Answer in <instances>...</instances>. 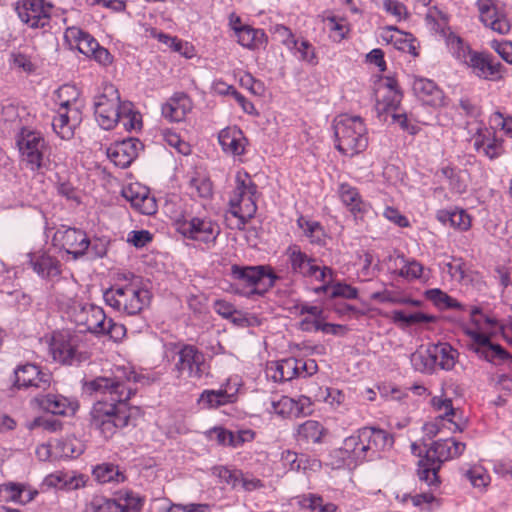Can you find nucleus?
<instances>
[{
  "label": "nucleus",
  "instance_id": "39",
  "mask_svg": "<svg viewBox=\"0 0 512 512\" xmlns=\"http://www.w3.org/2000/svg\"><path fill=\"white\" fill-rule=\"evenodd\" d=\"M439 221L443 223L449 222L452 227L466 231L471 226V218L463 209L440 210L437 214Z\"/></svg>",
  "mask_w": 512,
  "mask_h": 512
},
{
  "label": "nucleus",
  "instance_id": "53",
  "mask_svg": "<svg viewBox=\"0 0 512 512\" xmlns=\"http://www.w3.org/2000/svg\"><path fill=\"white\" fill-rule=\"evenodd\" d=\"M159 512H211V506L206 503L168 504L160 500Z\"/></svg>",
  "mask_w": 512,
  "mask_h": 512
},
{
  "label": "nucleus",
  "instance_id": "43",
  "mask_svg": "<svg viewBox=\"0 0 512 512\" xmlns=\"http://www.w3.org/2000/svg\"><path fill=\"white\" fill-rule=\"evenodd\" d=\"M411 363L415 370L431 373L436 368L432 353V345L427 348H420L411 354Z\"/></svg>",
  "mask_w": 512,
  "mask_h": 512
},
{
  "label": "nucleus",
  "instance_id": "33",
  "mask_svg": "<svg viewBox=\"0 0 512 512\" xmlns=\"http://www.w3.org/2000/svg\"><path fill=\"white\" fill-rule=\"evenodd\" d=\"M268 373L275 382L290 381L299 377L298 359L291 357L274 362L268 367Z\"/></svg>",
  "mask_w": 512,
  "mask_h": 512
},
{
  "label": "nucleus",
  "instance_id": "2",
  "mask_svg": "<svg viewBox=\"0 0 512 512\" xmlns=\"http://www.w3.org/2000/svg\"><path fill=\"white\" fill-rule=\"evenodd\" d=\"M335 147L345 156L353 157L368 146V131L360 116L341 114L333 124Z\"/></svg>",
  "mask_w": 512,
  "mask_h": 512
},
{
  "label": "nucleus",
  "instance_id": "59",
  "mask_svg": "<svg viewBox=\"0 0 512 512\" xmlns=\"http://www.w3.org/2000/svg\"><path fill=\"white\" fill-rule=\"evenodd\" d=\"M213 474L219 477L223 482L232 487L240 484L241 471L237 469H229L224 466H218L213 468Z\"/></svg>",
  "mask_w": 512,
  "mask_h": 512
},
{
  "label": "nucleus",
  "instance_id": "47",
  "mask_svg": "<svg viewBox=\"0 0 512 512\" xmlns=\"http://www.w3.org/2000/svg\"><path fill=\"white\" fill-rule=\"evenodd\" d=\"M297 224L311 243L319 244L323 241L324 230L319 222L301 216L298 218Z\"/></svg>",
  "mask_w": 512,
  "mask_h": 512
},
{
  "label": "nucleus",
  "instance_id": "42",
  "mask_svg": "<svg viewBox=\"0 0 512 512\" xmlns=\"http://www.w3.org/2000/svg\"><path fill=\"white\" fill-rule=\"evenodd\" d=\"M238 43L246 48L254 49L265 42V33L261 29H255L251 26H244L237 29Z\"/></svg>",
  "mask_w": 512,
  "mask_h": 512
},
{
  "label": "nucleus",
  "instance_id": "13",
  "mask_svg": "<svg viewBox=\"0 0 512 512\" xmlns=\"http://www.w3.org/2000/svg\"><path fill=\"white\" fill-rule=\"evenodd\" d=\"M176 356L174 370L178 378L200 379L205 373V356L197 347L189 344L182 345Z\"/></svg>",
  "mask_w": 512,
  "mask_h": 512
},
{
  "label": "nucleus",
  "instance_id": "19",
  "mask_svg": "<svg viewBox=\"0 0 512 512\" xmlns=\"http://www.w3.org/2000/svg\"><path fill=\"white\" fill-rule=\"evenodd\" d=\"M181 233L193 240L204 243L214 242L220 233L219 226L207 218L193 217L180 227Z\"/></svg>",
  "mask_w": 512,
  "mask_h": 512
},
{
  "label": "nucleus",
  "instance_id": "10",
  "mask_svg": "<svg viewBox=\"0 0 512 512\" xmlns=\"http://www.w3.org/2000/svg\"><path fill=\"white\" fill-rule=\"evenodd\" d=\"M67 317L80 332H90L98 335L104 331L106 314L104 310L90 303L73 300L66 309Z\"/></svg>",
  "mask_w": 512,
  "mask_h": 512
},
{
  "label": "nucleus",
  "instance_id": "48",
  "mask_svg": "<svg viewBox=\"0 0 512 512\" xmlns=\"http://www.w3.org/2000/svg\"><path fill=\"white\" fill-rule=\"evenodd\" d=\"M230 402V395L225 390H205L199 398V403L204 408H217Z\"/></svg>",
  "mask_w": 512,
  "mask_h": 512
},
{
  "label": "nucleus",
  "instance_id": "63",
  "mask_svg": "<svg viewBox=\"0 0 512 512\" xmlns=\"http://www.w3.org/2000/svg\"><path fill=\"white\" fill-rule=\"evenodd\" d=\"M271 32L279 41H281L289 49L291 48V46L297 45V40L294 38L293 33L288 27L281 24H276L271 27Z\"/></svg>",
  "mask_w": 512,
  "mask_h": 512
},
{
  "label": "nucleus",
  "instance_id": "20",
  "mask_svg": "<svg viewBox=\"0 0 512 512\" xmlns=\"http://www.w3.org/2000/svg\"><path fill=\"white\" fill-rule=\"evenodd\" d=\"M476 5L480 20L486 27L501 35L510 31L511 24L509 20L504 13L498 11L493 0H478Z\"/></svg>",
  "mask_w": 512,
  "mask_h": 512
},
{
  "label": "nucleus",
  "instance_id": "17",
  "mask_svg": "<svg viewBox=\"0 0 512 512\" xmlns=\"http://www.w3.org/2000/svg\"><path fill=\"white\" fill-rule=\"evenodd\" d=\"M51 382L52 375L34 364H26L15 370V385L19 389L34 388L45 391L50 387Z\"/></svg>",
  "mask_w": 512,
  "mask_h": 512
},
{
  "label": "nucleus",
  "instance_id": "38",
  "mask_svg": "<svg viewBox=\"0 0 512 512\" xmlns=\"http://www.w3.org/2000/svg\"><path fill=\"white\" fill-rule=\"evenodd\" d=\"M52 352L54 359L64 364L72 365L76 362H81L83 359L82 354L70 342L55 341L52 344Z\"/></svg>",
  "mask_w": 512,
  "mask_h": 512
},
{
  "label": "nucleus",
  "instance_id": "64",
  "mask_svg": "<svg viewBox=\"0 0 512 512\" xmlns=\"http://www.w3.org/2000/svg\"><path fill=\"white\" fill-rule=\"evenodd\" d=\"M491 48L508 64L512 65V42L508 40H492Z\"/></svg>",
  "mask_w": 512,
  "mask_h": 512
},
{
  "label": "nucleus",
  "instance_id": "32",
  "mask_svg": "<svg viewBox=\"0 0 512 512\" xmlns=\"http://www.w3.org/2000/svg\"><path fill=\"white\" fill-rule=\"evenodd\" d=\"M218 141L223 151L231 155H241L244 152L245 137L237 127L222 129L218 135Z\"/></svg>",
  "mask_w": 512,
  "mask_h": 512
},
{
  "label": "nucleus",
  "instance_id": "27",
  "mask_svg": "<svg viewBox=\"0 0 512 512\" xmlns=\"http://www.w3.org/2000/svg\"><path fill=\"white\" fill-rule=\"evenodd\" d=\"M311 402L308 397L301 396L297 400L288 396H281L278 400L271 401V408L274 413L282 417H299L307 413Z\"/></svg>",
  "mask_w": 512,
  "mask_h": 512
},
{
  "label": "nucleus",
  "instance_id": "49",
  "mask_svg": "<svg viewBox=\"0 0 512 512\" xmlns=\"http://www.w3.org/2000/svg\"><path fill=\"white\" fill-rule=\"evenodd\" d=\"M324 318L305 317L299 322V328L302 331H322L324 333L336 334L337 329L341 328L340 325L324 323Z\"/></svg>",
  "mask_w": 512,
  "mask_h": 512
},
{
  "label": "nucleus",
  "instance_id": "45",
  "mask_svg": "<svg viewBox=\"0 0 512 512\" xmlns=\"http://www.w3.org/2000/svg\"><path fill=\"white\" fill-rule=\"evenodd\" d=\"M447 45L453 57L465 65L475 52L462 38L454 34L449 35L447 38Z\"/></svg>",
  "mask_w": 512,
  "mask_h": 512
},
{
  "label": "nucleus",
  "instance_id": "11",
  "mask_svg": "<svg viewBox=\"0 0 512 512\" xmlns=\"http://www.w3.org/2000/svg\"><path fill=\"white\" fill-rule=\"evenodd\" d=\"M286 256L291 271L303 277H311L317 281L326 282L332 278V270L326 266L320 267L317 259L303 252L299 246L292 245L286 250Z\"/></svg>",
  "mask_w": 512,
  "mask_h": 512
},
{
  "label": "nucleus",
  "instance_id": "29",
  "mask_svg": "<svg viewBox=\"0 0 512 512\" xmlns=\"http://www.w3.org/2000/svg\"><path fill=\"white\" fill-rule=\"evenodd\" d=\"M192 109L190 98L184 94H176L162 106V115L171 122H181Z\"/></svg>",
  "mask_w": 512,
  "mask_h": 512
},
{
  "label": "nucleus",
  "instance_id": "55",
  "mask_svg": "<svg viewBox=\"0 0 512 512\" xmlns=\"http://www.w3.org/2000/svg\"><path fill=\"white\" fill-rule=\"evenodd\" d=\"M189 188L193 196L208 198L212 195V182L205 176L192 177L189 180Z\"/></svg>",
  "mask_w": 512,
  "mask_h": 512
},
{
  "label": "nucleus",
  "instance_id": "41",
  "mask_svg": "<svg viewBox=\"0 0 512 512\" xmlns=\"http://www.w3.org/2000/svg\"><path fill=\"white\" fill-rule=\"evenodd\" d=\"M432 405L433 407L440 412H443L441 415H439V418L442 420H448L453 426V431H459L462 432L465 426V422H458L453 420L450 417L456 416V410L453 408L452 400L449 398H442V397H434L432 399Z\"/></svg>",
  "mask_w": 512,
  "mask_h": 512
},
{
  "label": "nucleus",
  "instance_id": "60",
  "mask_svg": "<svg viewBox=\"0 0 512 512\" xmlns=\"http://www.w3.org/2000/svg\"><path fill=\"white\" fill-rule=\"evenodd\" d=\"M11 63L14 68L28 74L34 72L36 69V66L32 62L31 58L22 52H13L11 54Z\"/></svg>",
  "mask_w": 512,
  "mask_h": 512
},
{
  "label": "nucleus",
  "instance_id": "5",
  "mask_svg": "<svg viewBox=\"0 0 512 512\" xmlns=\"http://www.w3.org/2000/svg\"><path fill=\"white\" fill-rule=\"evenodd\" d=\"M103 298L113 309L127 315H136L149 305L151 296L147 289L131 282L105 290Z\"/></svg>",
  "mask_w": 512,
  "mask_h": 512
},
{
  "label": "nucleus",
  "instance_id": "30",
  "mask_svg": "<svg viewBox=\"0 0 512 512\" xmlns=\"http://www.w3.org/2000/svg\"><path fill=\"white\" fill-rule=\"evenodd\" d=\"M476 151L483 152L489 159L498 158L503 153L502 141L489 129L480 130L474 137Z\"/></svg>",
  "mask_w": 512,
  "mask_h": 512
},
{
  "label": "nucleus",
  "instance_id": "21",
  "mask_svg": "<svg viewBox=\"0 0 512 512\" xmlns=\"http://www.w3.org/2000/svg\"><path fill=\"white\" fill-rule=\"evenodd\" d=\"M39 408L54 415H71L78 408V403L58 393L37 395L32 400Z\"/></svg>",
  "mask_w": 512,
  "mask_h": 512
},
{
  "label": "nucleus",
  "instance_id": "31",
  "mask_svg": "<svg viewBox=\"0 0 512 512\" xmlns=\"http://www.w3.org/2000/svg\"><path fill=\"white\" fill-rule=\"evenodd\" d=\"M413 90L416 96L427 105L440 106L443 104V92L432 80L425 78L416 79L413 83Z\"/></svg>",
  "mask_w": 512,
  "mask_h": 512
},
{
  "label": "nucleus",
  "instance_id": "28",
  "mask_svg": "<svg viewBox=\"0 0 512 512\" xmlns=\"http://www.w3.org/2000/svg\"><path fill=\"white\" fill-rule=\"evenodd\" d=\"M81 120L79 108H59L53 118L52 127L62 138L69 139L73 136V130Z\"/></svg>",
  "mask_w": 512,
  "mask_h": 512
},
{
  "label": "nucleus",
  "instance_id": "26",
  "mask_svg": "<svg viewBox=\"0 0 512 512\" xmlns=\"http://www.w3.org/2000/svg\"><path fill=\"white\" fill-rule=\"evenodd\" d=\"M29 264L33 271L43 279L52 280L61 274V263L46 252L28 254Z\"/></svg>",
  "mask_w": 512,
  "mask_h": 512
},
{
  "label": "nucleus",
  "instance_id": "44",
  "mask_svg": "<svg viewBox=\"0 0 512 512\" xmlns=\"http://www.w3.org/2000/svg\"><path fill=\"white\" fill-rule=\"evenodd\" d=\"M53 448L55 457L75 458L83 452V446L76 438L57 440Z\"/></svg>",
  "mask_w": 512,
  "mask_h": 512
},
{
  "label": "nucleus",
  "instance_id": "24",
  "mask_svg": "<svg viewBox=\"0 0 512 512\" xmlns=\"http://www.w3.org/2000/svg\"><path fill=\"white\" fill-rule=\"evenodd\" d=\"M363 428L356 434L345 438L343 446L339 449V454L347 466L357 465L368 460V451L363 442Z\"/></svg>",
  "mask_w": 512,
  "mask_h": 512
},
{
  "label": "nucleus",
  "instance_id": "57",
  "mask_svg": "<svg viewBox=\"0 0 512 512\" xmlns=\"http://www.w3.org/2000/svg\"><path fill=\"white\" fill-rule=\"evenodd\" d=\"M465 477L477 488H485L490 483V475L481 466H474L465 472Z\"/></svg>",
  "mask_w": 512,
  "mask_h": 512
},
{
  "label": "nucleus",
  "instance_id": "52",
  "mask_svg": "<svg viewBox=\"0 0 512 512\" xmlns=\"http://www.w3.org/2000/svg\"><path fill=\"white\" fill-rule=\"evenodd\" d=\"M426 296L441 309H463V305L460 302L440 289H430L426 292Z\"/></svg>",
  "mask_w": 512,
  "mask_h": 512
},
{
  "label": "nucleus",
  "instance_id": "8",
  "mask_svg": "<svg viewBox=\"0 0 512 512\" xmlns=\"http://www.w3.org/2000/svg\"><path fill=\"white\" fill-rule=\"evenodd\" d=\"M16 142L22 160L31 170L46 166L49 146L41 132L24 127L18 133Z\"/></svg>",
  "mask_w": 512,
  "mask_h": 512
},
{
  "label": "nucleus",
  "instance_id": "46",
  "mask_svg": "<svg viewBox=\"0 0 512 512\" xmlns=\"http://www.w3.org/2000/svg\"><path fill=\"white\" fill-rule=\"evenodd\" d=\"M121 123L125 130H139L142 126V119L139 112L135 111L133 104L129 101H123L121 116L118 124Z\"/></svg>",
  "mask_w": 512,
  "mask_h": 512
},
{
  "label": "nucleus",
  "instance_id": "61",
  "mask_svg": "<svg viewBox=\"0 0 512 512\" xmlns=\"http://www.w3.org/2000/svg\"><path fill=\"white\" fill-rule=\"evenodd\" d=\"M392 318H393L394 322H403L407 325H411V324H415V323H422V322H429L431 319L429 316H427L423 313H420V312L406 314L402 310L393 311Z\"/></svg>",
  "mask_w": 512,
  "mask_h": 512
},
{
  "label": "nucleus",
  "instance_id": "58",
  "mask_svg": "<svg viewBox=\"0 0 512 512\" xmlns=\"http://www.w3.org/2000/svg\"><path fill=\"white\" fill-rule=\"evenodd\" d=\"M290 49H295L300 54V59L310 65H316L318 58L316 56L315 48L307 40L297 41L296 46H291Z\"/></svg>",
  "mask_w": 512,
  "mask_h": 512
},
{
  "label": "nucleus",
  "instance_id": "1",
  "mask_svg": "<svg viewBox=\"0 0 512 512\" xmlns=\"http://www.w3.org/2000/svg\"><path fill=\"white\" fill-rule=\"evenodd\" d=\"M138 378L131 369L117 367L111 377L99 376L84 383L87 393L110 396V402L97 401L91 410V425L105 438L112 437L117 429L135 425L141 417V409L127 403L135 393L129 383H136Z\"/></svg>",
  "mask_w": 512,
  "mask_h": 512
},
{
  "label": "nucleus",
  "instance_id": "54",
  "mask_svg": "<svg viewBox=\"0 0 512 512\" xmlns=\"http://www.w3.org/2000/svg\"><path fill=\"white\" fill-rule=\"evenodd\" d=\"M211 440H216L220 445H227L231 447H238L242 443L239 435H235L222 427H215L208 432Z\"/></svg>",
  "mask_w": 512,
  "mask_h": 512
},
{
  "label": "nucleus",
  "instance_id": "51",
  "mask_svg": "<svg viewBox=\"0 0 512 512\" xmlns=\"http://www.w3.org/2000/svg\"><path fill=\"white\" fill-rule=\"evenodd\" d=\"M299 504L303 508H308L312 512H336L337 506L333 503H323V498L316 494L304 495Z\"/></svg>",
  "mask_w": 512,
  "mask_h": 512
},
{
  "label": "nucleus",
  "instance_id": "12",
  "mask_svg": "<svg viewBox=\"0 0 512 512\" xmlns=\"http://www.w3.org/2000/svg\"><path fill=\"white\" fill-rule=\"evenodd\" d=\"M65 40L71 48H76L80 53L92 57L98 63L106 66L112 63L110 52L99 45L97 40L89 33L78 27H69L64 33Z\"/></svg>",
  "mask_w": 512,
  "mask_h": 512
},
{
  "label": "nucleus",
  "instance_id": "34",
  "mask_svg": "<svg viewBox=\"0 0 512 512\" xmlns=\"http://www.w3.org/2000/svg\"><path fill=\"white\" fill-rule=\"evenodd\" d=\"M402 99V94L398 89H386V92H377V102L375 105L378 117L385 114L395 113Z\"/></svg>",
  "mask_w": 512,
  "mask_h": 512
},
{
  "label": "nucleus",
  "instance_id": "25",
  "mask_svg": "<svg viewBox=\"0 0 512 512\" xmlns=\"http://www.w3.org/2000/svg\"><path fill=\"white\" fill-rule=\"evenodd\" d=\"M363 442L368 451V460L380 457V452L389 449L393 445V437L382 429L372 427L363 428Z\"/></svg>",
  "mask_w": 512,
  "mask_h": 512
},
{
  "label": "nucleus",
  "instance_id": "23",
  "mask_svg": "<svg viewBox=\"0 0 512 512\" xmlns=\"http://www.w3.org/2000/svg\"><path fill=\"white\" fill-rule=\"evenodd\" d=\"M142 143L136 138H128L115 143L107 150L110 160L120 168L128 167L138 156Z\"/></svg>",
  "mask_w": 512,
  "mask_h": 512
},
{
  "label": "nucleus",
  "instance_id": "9",
  "mask_svg": "<svg viewBox=\"0 0 512 512\" xmlns=\"http://www.w3.org/2000/svg\"><path fill=\"white\" fill-rule=\"evenodd\" d=\"M122 104L116 86L111 83H104L100 93L94 97L95 118L103 129L110 130L118 124Z\"/></svg>",
  "mask_w": 512,
  "mask_h": 512
},
{
  "label": "nucleus",
  "instance_id": "40",
  "mask_svg": "<svg viewBox=\"0 0 512 512\" xmlns=\"http://www.w3.org/2000/svg\"><path fill=\"white\" fill-rule=\"evenodd\" d=\"M93 476L100 483L124 482L126 477L117 465L102 463L93 469Z\"/></svg>",
  "mask_w": 512,
  "mask_h": 512
},
{
  "label": "nucleus",
  "instance_id": "7",
  "mask_svg": "<svg viewBox=\"0 0 512 512\" xmlns=\"http://www.w3.org/2000/svg\"><path fill=\"white\" fill-rule=\"evenodd\" d=\"M257 186L245 174L244 178L237 176L236 187L229 200L230 212L239 219L238 227L244 226L257 211Z\"/></svg>",
  "mask_w": 512,
  "mask_h": 512
},
{
  "label": "nucleus",
  "instance_id": "22",
  "mask_svg": "<svg viewBox=\"0 0 512 512\" xmlns=\"http://www.w3.org/2000/svg\"><path fill=\"white\" fill-rule=\"evenodd\" d=\"M122 195L141 214L152 215L157 211L156 200L145 187L131 184L122 190Z\"/></svg>",
  "mask_w": 512,
  "mask_h": 512
},
{
  "label": "nucleus",
  "instance_id": "3",
  "mask_svg": "<svg viewBox=\"0 0 512 512\" xmlns=\"http://www.w3.org/2000/svg\"><path fill=\"white\" fill-rule=\"evenodd\" d=\"M465 448V443L456 441L454 438L433 442L425 456L418 462L419 479L428 486H438L440 483L438 472L442 464L460 456Z\"/></svg>",
  "mask_w": 512,
  "mask_h": 512
},
{
  "label": "nucleus",
  "instance_id": "16",
  "mask_svg": "<svg viewBox=\"0 0 512 512\" xmlns=\"http://www.w3.org/2000/svg\"><path fill=\"white\" fill-rule=\"evenodd\" d=\"M56 245H59L75 259L83 256L90 246V240L86 233L76 228H60L53 237Z\"/></svg>",
  "mask_w": 512,
  "mask_h": 512
},
{
  "label": "nucleus",
  "instance_id": "62",
  "mask_svg": "<svg viewBox=\"0 0 512 512\" xmlns=\"http://www.w3.org/2000/svg\"><path fill=\"white\" fill-rule=\"evenodd\" d=\"M126 334V328L123 324L116 323L112 319L104 321V331L98 335H108L114 341H120Z\"/></svg>",
  "mask_w": 512,
  "mask_h": 512
},
{
  "label": "nucleus",
  "instance_id": "36",
  "mask_svg": "<svg viewBox=\"0 0 512 512\" xmlns=\"http://www.w3.org/2000/svg\"><path fill=\"white\" fill-rule=\"evenodd\" d=\"M324 432L318 421L307 420L298 426L296 439L300 444L320 443Z\"/></svg>",
  "mask_w": 512,
  "mask_h": 512
},
{
  "label": "nucleus",
  "instance_id": "15",
  "mask_svg": "<svg viewBox=\"0 0 512 512\" xmlns=\"http://www.w3.org/2000/svg\"><path fill=\"white\" fill-rule=\"evenodd\" d=\"M141 498L133 492L120 493L117 499L96 497L90 503L92 512H140Z\"/></svg>",
  "mask_w": 512,
  "mask_h": 512
},
{
  "label": "nucleus",
  "instance_id": "14",
  "mask_svg": "<svg viewBox=\"0 0 512 512\" xmlns=\"http://www.w3.org/2000/svg\"><path fill=\"white\" fill-rule=\"evenodd\" d=\"M53 5L44 0H17L15 10L19 19L31 28H44L50 22Z\"/></svg>",
  "mask_w": 512,
  "mask_h": 512
},
{
  "label": "nucleus",
  "instance_id": "4",
  "mask_svg": "<svg viewBox=\"0 0 512 512\" xmlns=\"http://www.w3.org/2000/svg\"><path fill=\"white\" fill-rule=\"evenodd\" d=\"M470 317L477 327L476 329L468 328L465 331L472 341L470 349L480 358L494 365L507 364L512 369V356L501 345L493 343L488 335L479 331L482 320L488 325H493L495 321L484 316L478 307L471 308Z\"/></svg>",
  "mask_w": 512,
  "mask_h": 512
},
{
  "label": "nucleus",
  "instance_id": "50",
  "mask_svg": "<svg viewBox=\"0 0 512 512\" xmlns=\"http://www.w3.org/2000/svg\"><path fill=\"white\" fill-rule=\"evenodd\" d=\"M80 93L73 85H63L56 92V101L59 108H78L77 100Z\"/></svg>",
  "mask_w": 512,
  "mask_h": 512
},
{
  "label": "nucleus",
  "instance_id": "56",
  "mask_svg": "<svg viewBox=\"0 0 512 512\" xmlns=\"http://www.w3.org/2000/svg\"><path fill=\"white\" fill-rule=\"evenodd\" d=\"M214 310L223 318L231 319L236 324H241L245 319L238 312L234 305L225 300H217L214 302Z\"/></svg>",
  "mask_w": 512,
  "mask_h": 512
},
{
  "label": "nucleus",
  "instance_id": "37",
  "mask_svg": "<svg viewBox=\"0 0 512 512\" xmlns=\"http://www.w3.org/2000/svg\"><path fill=\"white\" fill-rule=\"evenodd\" d=\"M432 353L436 367H440L443 370H451L455 366L458 352L449 344L440 343L432 345Z\"/></svg>",
  "mask_w": 512,
  "mask_h": 512
},
{
  "label": "nucleus",
  "instance_id": "18",
  "mask_svg": "<svg viewBox=\"0 0 512 512\" xmlns=\"http://www.w3.org/2000/svg\"><path fill=\"white\" fill-rule=\"evenodd\" d=\"M466 66L471 68L477 77L484 80H500L506 72V68L500 62H495L491 54L483 52H474Z\"/></svg>",
  "mask_w": 512,
  "mask_h": 512
},
{
  "label": "nucleus",
  "instance_id": "35",
  "mask_svg": "<svg viewBox=\"0 0 512 512\" xmlns=\"http://www.w3.org/2000/svg\"><path fill=\"white\" fill-rule=\"evenodd\" d=\"M338 193L342 203L355 216L365 211L366 205L362 201L361 196L355 187L347 183H342L339 186Z\"/></svg>",
  "mask_w": 512,
  "mask_h": 512
},
{
  "label": "nucleus",
  "instance_id": "6",
  "mask_svg": "<svg viewBox=\"0 0 512 512\" xmlns=\"http://www.w3.org/2000/svg\"><path fill=\"white\" fill-rule=\"evenodd\" d=\"M231 276L243 289L239 291L244 296L263 295L274 286L277 276L268 266H239L231 267Z\"/></svg>",
  "mask_w": 512,
  "mask_h": 512
}]
</instances>
